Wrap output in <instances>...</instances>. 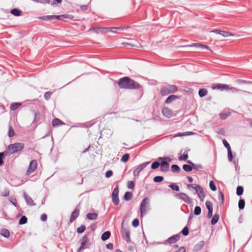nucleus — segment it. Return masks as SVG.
<instances>
[{
	"label": "nucleus",
	"instance_id": "f257e3e1",
	"mask_svg": "<svg viewBox=\"0 0 252 252\" xmlns=\"http://www.w3.org/2000/svg\"><path fill=\"white\" fill-rule=\"evenodd\" d=\"M117 83L120 88L124 89H139L141 88L138 82L127 76L120 78Z\"/></svg>",
	"mask_w": 252,
	"mask_h": 252
},
{
	"label": "nucleus",
	"instance_id": "f03ea898",
	"mask_svg": "<svg viewBox=\"0 0 252 252\" xmlns=\"http://www.w3.org/2000/svg\"><path fill=\"white\" fill-rule=\"evenodd\" d=\"M158 160L161 161L160 163V171L163 172H167L169 169V162L171 161V158L169 157H159Z\"/></svg>",
	"mask_w": 252,
	"mask_h": 252
},
{
	"label": "nucleus",
	"instance_id": "7ed1b4c3",
	"mask_svg": "<svg viewBox=\"0 0 252 252\" xmlns=\"http://www.w3.org/2000/svg\"><path fill=\"white\" fill-rule=\"evenodd\" d=\"M178 88L173 85L167 84L161 87L160 94L162 96H165L169 94L173 93L177 91Z\"/></svg>",
	"mask_w": 252,
	"mask_h": 252
},
{
	"label": "nucleus",
	"instance_id": "20e7f679",
	"mask_svg": "<svg viewBox=\"0 0 252 252\" xmlns=\"http://www.w3.org/2000/svg\"><path fill=\"white\" fill-rule=\"evenodd\" d=\"M24 147V144L22 143H15L10 144L7 149L10 155L21 151Z\"/></svg>",
	"mask_w": 252,
	"mask_h": 252
},
{
	"label": "nucleus",
	"instance_id": "39448f33",
	"mask_svg": "<svg viewBox=\"0 0 252 252\" xmlns=\"http://www.w3.org/2000/svg\"><path fill=\"white\" fill-rule=\"evenodd\" d=\"M150 199L148 197L145 198L141 202L140 204V215L143 217L147 212L146 207L149 204Z\"/></svg>",
	"mask_w": 252,
	"mask_h": 252
},
{
	"label": "nucleus",
	"instance_id": "423d86ee",
	"mask_svg": "<svg viewBox=\"0 0 252 252\" xmlns=\"http://www.w3.org/2000/svg\"><path fill=\"white\" fill-rule=\"evenodd\" d=\"M112 200L115 205H117L119 203V186L117 185L114 188L112 193Z\"/></svg>",
	"mask_w": 252,
	"mask_h": 252
},
{
	"label": "nucleus",
	"instance_id": "0eeeda50",
	"mask_svg": "<svg viewBox=\"0 0 252 252\" xmlns=\"http://www.w3.org/2000/svg\"><path fill=\"white\" fill-rule=\"evenodd\" d=\"M175 197L178 199L183 200L185 202L188 204H191L192 203V199L186 193L181 192L177 193L175 195Z\"/></svg>",
	"mask_w": 252,
	"mask_h": 252
},
{
	"label": "nucleus",
	"instance_id": "6e6552de",
	"mask_svg": "<svg viewBox=\"0 0 252 252\" xmlns=\"http://www.w3.org/2000/svg\"><path fill=\"white\" fill-rule=\"evenodd\" d=\"M150 161L143 162L138 166V167L133 171V176L137 177L139 176L141 171H142L149 164Z\"/></svg>",
	"mask_w": 252,
	"mask_h": 252
},
{
	"label": "nucleus",
	"instance_id": "1a4fd4ad",
	"mask_svg": "<svg viewBox=\"0 0 252 252\" xmlns=\"http://www.w3.org/2000/svg\"><path fill=\"white\" fill-rule=\"evenodd\" d=\"M37 162L36 160H32L31 161L27 171V175H30L37 168Z\"/></svg>",
	"mask_w": 252,
	"mask_h": 252
},
{
	"label": "nucleus",
	"instance_id": "9d476101",
	"mask_svg": "<svg viewBox=\"0 0 252 252\" xmlns=\"http://www.w3.org/2000/svg\"><path fill=\"white\" fill-rule=\"evenodd\" d=\"M122 236L123 238L127 242H130V231L128 229L124 228L122 226Z\"/></svg>",
	"mask_w": 252,
	"mask_h": 252
},
{
	"label": "nucleus",
	"instance_id": "9b49d317",
	"mask_svg": "<svg viewBox=\"0 0 252 252\" xmlns=\"http://www.w3.org/2000/svg\"><path fill=\"white\" fill-rule=\"evenodd\" d=\"M194 190H195L200 199L201 201H203L205 196L203 188L199 185H197V186H196Z\"/></svg>",
	"mask_w": 252,
	"mask_h": 252
},
{
	"label": "nucleus",
	"instance_id": "f8f14e48",
	"mask_svg": "<svg viewBox=\"0 0 252 252\" xmlns=\"http://www.w3.org/2000/svg\"><path fill=\"white\" fill-rule=\"evenodd\" d=\"M205 204H206V207L208 210L207 216L208 218L210 219V218H212V216H213V209L212 203L209 201H207L206 202Z\"/></svg>",
	"mask_w": 252,
	"mask_h": 252
},
{
	"label": "nucleus",
	"instance_id": "ddd939ff",
	"mask_svg": "<svg viewBox=\"0 0 252 252\" xmlns=\"http://www.w3.org/2000/svg\"><path fill=\"white\" fill-rule=\"evenodd\" d=\"M39 19H41L44 21H50L53 19H59L60 16L58 15H46L39 17L38 18Z\"/></svg>",
	"mask_w": 252,
	"mask_h": 252
},
{
	"label": "nucleus",
	"instance_id": "4468645a",
	"mask_svg": "<svg viewBox=\"0 0 252 252\" xmlns=\"http://www.w3.org/2000/svg\"><path fill=\"white\" fill-rule=\"evenodd\" d=\"M24 197L25 198V201L27 205H30L31 206H33L35 205V203L34 202L32 198L30 196H29L25 192H24Z\"/></svg>",
	"mask_w": 252,
	"mask_h": 252
},
{
	"label": "nucleus",
	"instance_id": "2eb2a0df",
	"mask_svg": "<svg viewBox=\"0 0 252 252\" xmlns=\"http://www.w3.org/2000/svg\"><path fill=\"white\" fill-rule=\"evenodd\" d=\"M162 113L164 116L170 118L173 115L172 111L168 107H164L162 110Z\"/></svg>",
	"mask_w": 252,
	"mask_h": 252
},
{
	"label": "nucleus",
	"instance_id": "dca6fc26",
	"mask_svg": "<svg viewBox=\"0 0 252 252\" xmlns=\"http://www.w3.org/2000/svg\"><path fill=\"white\" fill-rule=\"evenodd\" d=\"M79 215V210L77 209H75L73 212L71 213V217L69 220L70 223L73 222L78 217Z\"/></svg>",
	"mask_w": 252,
	"mask_h": 252
},
{
	"label": "nucleus",
	"instance_id": "f3484780",
	"mask_svg": "<svg viewBox=\"0 0 252 252\" xmlns=\"http://www.w3.org/2000/svg\"><path fill=\"white\" fill-rule=\"evenodd\" d=\"M214 89H217L220 90H229L230 87L228 85L222 84H217L216 86L213 87Z\"/></svg>",
	"mask_w": 252,
	"mask_h": 252
},
{
	"label": "nucleus",
	"instance_id": "a211bd4d",
	"mask_svg": "<svg viewBox=\"0 0 252 252\" xmlns=\"http://www.w3.org/2000/svg\"><path fill=\"white\" fill-rule=\"evenodd\" d=\"M179 239V236L177 234L173 235L167 239L166 242L169 244L175 243Z\"/></svg>",
	"mask_w": 252,
	"mask_h": 252
},
{
	"label": "nucleus",
	"instance_id": "6ab92c4d",
	"mask_svg": "<svg viewBox=\"0 0 252 252\" xmlns=\"http://www.w3.org/2000/svg\"><path fill=\"white\" fill-rule=\"evenodd\" d=\"M204 245V242L203 241H200L198 243L196 244L194 248L193 251L195 252H198L202 249Z\"/></svg>",
	"mask_w": 252,
	"mask_h": 252
},
{
	"label": "nucleus",
	"instance_id": "aec40b11",
	"mask_svg": "<svg viewBox=\"0 0 252 252\" xmlns=\"http://www.w3.org/2000/svg\"><path fill=\"white\" fill-rule=\"evenodd\" d=\"M89 241L88 237L86 235H84L81 240V246L88 248V246H86V245L88 244Z\"/></svg>",
	"mask_w": 252,
	"mask_h": 252
},
{
	"label": "nucleus",
	"instance_id": "412c9836",
	"mask_svg": "<svg viewBox=\"0 0 252 252\" xmlns=\"http://www.w3.org/2000/svg\"><path fill=\"white\" fill-rule=\"evenodd\" d=\"M10 13L14 16H19L21 15L22 11L18 8H13L11 10Z\"/></svg>",
	"mask_w": 252,
	"mask_h": 252
},
{
	"label": "nucleus",
	"instance_id": "4be33fe9",
	"mask_svg": "<svg viewBox=\"0 0 252 252\" xmlns=\"http://www.w3.org/2000/svg\"><path fill=\"white\" fill-rule=\"evenodd\" d=\"M110 236L111 232L109 231H107L102 233L101 236V238L102 241H106V240L109 238Z\"/></svg>",
	"mask_w": 252,
	"mask_h": 252
},
{
	"label": "nucleus",
	"instance_id": "5701e85b",
	"mask_svg": "<svg viewBox=\"0 0 252 252\" xmlns=\"http://www.w3.org/2000/svg\"><path fill=\"white\" fill-rule=\"evenodd\" d=\"M98 216L97 214L94 213H88L87 214V218L90 220H95L97 219Z\"/></svg>",
	"mask_w": 252,
	"mask_h": 252
},
{
	"label": "nucleus",
	"instance_id": "b1692460",
	"mask_svg": "<svg viewBox=\"0 0 252 252\" xmlns=\"http://www.w3.org/2000/svg\"><path fill=\"white\" fill-rule=\"evenodd\" d=\"M8 154V152L5 151L3 152L0 153V166L2 165L3 163V158L5 156H6Z\"/></svg>",
	"mask_w": 252,
	"mask_h": 252
},
{
	"label": "nucleus",
	"instance_id": "393cba45",
	"mask_svg": "<svg viewBox=\"0 0 252 252\" xmlns=\"http://www.w3.org/2000/svg\"><path fill=\"white\" fill-rule=\"evenodd\" d=\"M132 197V193L130 192L127 191L125 192L123 197V199L126 201H129L131 200Z\"/></svg>",
	"mask_w": 252,
	"mask_h": 252
},
{
	"label": "nucleus",
	"instance_id": "a878e982",
	"mask_svg": "<svg viewBox=\"0 0 252 252\" xmlns=\"http://www.w3.org/2000/svg\"><path fill=\"white\" fill-rule=\"evenodd\" d=\"M21 103L19 102L12 103L10 105V110L11 111H15L21 106Z\"/></svg>",
	"mask_w": 252,
	"mask_h": 252
},
{
	"label": "nucleus",
	"instance_id": "bb28decb",
	"mask_svg": "<svg viewBox=\"0 0 252 252\" xmlns=\"http://www.w3.org/2000/svg\"><path fill=\"white\" fill-rule=\"evenodd\" d=\"M178 98V96L175 95H169L165 100V103H171L173 100H175L176 98Z\"/></svg>",
	"mask_w": 252,
	"mask_h": 252
},
{
	"label": "nucleus",
	"instance_id": "cd10ccee",
	"mask_svg": "<svg viewBox=\"0 0 252 252\" xmlns=\"http://www.w3.org/2000/svg\"><path fill=\"white\" fill-rule=\"evenodd\" d=\"M52 125L54 126H58L63 124V122L58 118L54 119L52 121Z\"/></svg>",
	"mask_w": 252,
	"mask_h": 252
},
{
	"label": "nucleus",
	"instance_id": "c85d7f7f",
	"mask_svg": "<svg viewBox=\"0 0 252 252\" xmlns=\"http://www.w3.org/2000/svg\"><path fill=\"white\" fill-rule=\"evenodd\" d=\"M219 219V216L218 214H215L212 218L211 220V224L212 225H215L217 222L218 221V220Z\"/></svg>",
	"mask_w": 252,
	"mask_h": 252
},
{
	"label": "nucleus",
	"instance_id": "c756f323",
	"mask_svg": "<svg viewBox=\"0 0 252 252\" xmlns=\"http://www.w3.org/2000/svg\"><path fill=\"white\" fill-rule=\"evenodd\" d=\"M218 199L220 201V203L222 205L224 203V195L222 191H219L218 193Z\"/></svg>",
	"mask_w": 252,
	"mask_h": 252
},
{
	"label": "nucleus",
	"instance_id": "7c9ffc66",
	"mask_svg": "<svg viewBox=\"0 0 252 252\" xmlns=\"http://www.w3.org/2000/svg\"><path fill=\"white\" fill-rule=\"evenodd\" d=\"M190 46L191 47H201L202 48H206L208 49L209 48V46L202 44L201 43H192Z\"/></svg>",
	"mask_w": 252,
	"mask_h": 252
},
{
	"label": "nucleus",
	"instance_id": "2f4dec72",
	"mask_svg": "<svg viewBox=\"0 0 252 252\" xmlns=\"http://www.w3.org/2000/svg\"><path fill=\"white\" fill-rule=\"evenodd\" d=\"M207 94V90L206 89H201L198 91V94L200 97H202Z\"/></svg>",
	"mask_w": 252,
	"mask_h": 252
},
{
	"label": "nucleus",
	"instance_id": "473e14b6",
	"mask_svg": "<svg viewBox=\"0 0 252 252\" xmlns=\"http://www.w3.org/2000/svg\"><path fill=\"white\" fill-rule=\"evenodd\" d=\"M1 235L5 238H8L10 236V233L7 229H2L0 233Z\"/></svg>",
	"mask_w": 252,
	"mask_h": 252
},
{
	"label": "nucleus",
	"instance_id": "72a5a7b5",
	"mask_svg": "<svg viewBox=\"0 0 252 252\" xmlns=\"http://www.w3.org/2000/svg\"><path fill=\"white\" fill-rule=\"evenodd\" d=\"M169 187L172 190L178 191L180 190L179 187L175 183H172L170 184Z\"/></svg>",
	"mask_w": 252,
	"mask_h": 252
},
{
	"label": "nucleus",
	"instance_id": "f704fd0d",
	"mask_svg": "<svg viewBox=\"0 0 252 252\" xmlns=\"http://www.w3.org/2000/svg\"><path fill=\"white\" fill-rule=\"evenodd\" d=\"M171 170L173 172L179 173L181 169L178 165L173 164L171 166Z\"/></svg>",
	"mask_w": 252,
	"mask_h": 252
},
{
	"label": "nucleus",
	"instance_id": "c9c22d12",
	"mask_svg": "<svg viewBox=\"0 0 252 252\" xmlns=\"http://www.w3.org/2000/svg\"><path fill=\"white\" fill-rule=\"evenodd\" d=\"M27 218L25 216L21 217L19 221V224L20 225L24 224L27 222Z\"/></svg>",
	"mask_w": 252,
	"mask_h": 252
},
{
	"label": "nucleus",
	"instance_id": "e433bc0d",
	"mask_svg": "<svg viewBox=\"0 0 252 252\" xmlns=\"http://www.w3.org/2000/svg\"><path fill=\"white\" fill-rule=\"evenodd\" d=\"M34 119L32 122V123H35L39 121L40 118V114L39 112H34Z\"/></svg>",
	"mask_w": 252,
	"mask_h": 252
},
{
	"label": "nucleus",
	"instance_id": "4c0bfd02",
	"mask_svg": "<svg viewBox=\"0 0 252 252\" xmlns=\"http://www.w3.org/2000/svg\"><path fill=\"white\" fill-rule=\"evenodd\" d=\"M245 205V200L243 199H240L238 202V207L240 210H242L244 208Z\"/></svg>",
	"mask_w": 252,
	"mask_h": 252
},
{
	"label": "nucleus",
	"instance_id": "58836bf2",
	"mask_svg": "<svg viewBox=\"0 0 252 252\" xmlns=\"http://www.w3.org/2000/svg\"><path fill=\"white\" fill-rule=\"evenodd\" d=\"M244 192V188L242 186H238L236 189V194L237 195H241Z\"/></svg>",
	"mask_w": 252,
	"mask_h": 252
},
{
	"label": "nucleus",
	"instance_id": "ea45409f",
	"mask_svg": "<svg viewBox=\"0 0 252 252\" xmlns=\"http://www.w3.org/2000/svg\"><path fill=\"white\" fill-rule=\"evenodd\" d=\"M164 178L161 176H157L154 177L153 181L156 183H160L163 181Z\"/></svg>",
	"mask_w": 252,
	"mask_h": 252
},
{
	"label": "nucleus",
	"instance_id": "a19ab883",
	"mask_svg": "<svg viewBox=\"0 0 252 252\" xmlns=\"http://www.w3.org/2000/svg\"><path fill=\"white\" fill-rule=\"evenodd\" d=\"M231 113L229 112L226 113H220V117L222 120L226 119L228 116L230 115Z\"/></svg>",
	"mask_w": 252,
	"mask_h": 252
},
{
	"label": "nucleus",
	"instance_id": "79ce46f5",
	"mask_svg": "<svg viewBox=\"0 0 252 252\" xmlns=\"http://www.w3.org/2000/svg\"><path fill=\"white\" fill-rule=\"evenodd\" d=\"M183 169L186 172H190L192 170V167L188 164H184L183 166Z\"/></svg>",
	"mask_w": 252,
	"mask_h": 252
},
{
	"label": "nucleus",
	"instance_id": "37998d69",
	"mask_svg": "<svg viewBox=\"0 0 252 252\" xmlns=\"http://www.w3.org/2000/svg\"><path fill=\"white\" fill-rule=\"evenodd\" d=\"M58 16H60V19L59 20H62L63 18H67L69 19L73 18V16L71 15L63 14Z\"/></svg>",
	"mask_w": 252,
	"mask_h": 252
},
{
	"label": "nucleus",
	"instance_id": "c03bdc74",
	"mask_svg": "<svg viewBox=\"0 0 252 252\" xmlns=\"http://www.w3.org/2000/svg\"><path fill=\"white\" fill-rule=\"evenodd\" d=\"M129 158V154H125L122 156V157L121 159V160L123 162H126L128 160Z\"/></svg>",
	"mask_w": 252,
	"mask_h": 252
},
{
	"label": "nucleus",
	"instance_id": "a18cd8bd",
	"mask_svg": "<svg viewBox=\"0 0 252 252\" xmlns=\"http://www.w3.org/2000/svg\"><path fill=\"white\" fill-rule=\"evenodd\" d=\"M201 209L199 206H196L194 210V214L196 216H198L200 214Z\"/></svg>",
	"mask_w": 252,
	"mask_h": 252
},
{
	"label": "nucleus",
	"instance_id": "49530a36",
	"mask_svg": "<svg viewBox=\"0 0 252 252\" xmlns=\"http://www.w3.org/2000/svg\"><path fill=\"white\" fill-rule=\"evenodd\" d=\"M159 166H160L159 162L158 161H155L152 163V164L151 165V168L152 169H157Z\"/></svg>",
	"mask_w": 252,
	"mask_h": 252
},
{
	"label": "nucleus",
	"instance_id": "de8ad7c7",
	"mask_svg": "<svg viewBox=\"0 0 252 252\" xmlns=\"http://www.w3.org/2000/svg\"><path fill=\"white\" fill-rule=\"evenodd\" d=\"M86 229V226L84 225H81L80 227H79L77 229V232L78 233H83Z\"/></svg>",
	"mask_w": 252,
	"mask_h": 252
},
{
	"label": "nucleus",
	"instance_id": "09e8293b",
	"mask_svg": "<svg viewBox=\"0 0 252 252\" xmlns=\"http://www.w3.org/2000/svg\"><path fill=\"white\" fill-rule=\"evenodd\" d=\"M228 152V160L229 161H232L233 158V156L231 149L227 151Z\"/></svg>",
	"mask_w": 252,
	"mask_h": 252
},
{
	"label": "nucleus",
	"instance_id": "8fccbe9b",
	"mask_svg": "<svg viewBox=\"0 0 252 252\" xmlns=\"http://www.w3.org/2000/svg\"><path fill=\"white\" fill-rule=\"evenodd\" d=\"M182 234L184 236H187L189 234V230L187 226H185L181 231Z\"/></svg>",
	"mask_w": 252,
	"mask_h": 252
},
{
	"label": "nucleus",
	"instance_id": "3c124183",
	"mask_svg": "<svg viewBox=\"0 0 252 252\" xmlns=\"http://www.w3.org/2000/svg\"><path fill=\"white\" fill-rule=\"evenodd\" d=\"M209 186L212 190L216 191L217 190V188L216 187V185L213 181H211L210 182Z\"/></svg>",
	"mask_w": 252,
	"mask_h": 252
},
{
	"label": "nucleus",
	"instance_id": "603ef678",
	"mask_svg": "<svg viewBox=\"0 0 252 252\" xmlns=\"http://www.w3.org/2000/svg\"><path fill=\"white\" fill-rule=\"evenodd\" d=\"M222 143L224 147L227 149V151L231 150V147L229 144L225 139L222 140Z\"/></svg>",
	"mask_w": 252,
	"mask_h": 252
},
{
	"label": "nucleus",
	"instance_id": "864d4df0",
	"mask_svg": "<svg viewBox=\"0 0 252 252\" xmlns=\"http://www.w3.org/2000/svg\"><path fill=\"white\" fill-rule=\"evenodd\" d=\"M188 154L187 153H184L183 155L179 157V159L180 160H186L188 158Z\"/></svg>",
	"mask_w": 252,
	"mask_h": 252
},
{
	"label": "nucleus",
	"instance_id": "5fc2aeb1",
	"mask_svg": "<svg viewBox=\"0 0 252 252\" xmlns=\"http://www.w3.org/2000/svg\"><path fill=\"white\" fill-rule=\"evenodd\" d=\"M132 226L134 227H137L139 224V220L138 219H135L132 222Z\"/></svg>",
	"mask_w": 252,
	"mask_h": 252
},
{
	"label": "nucleus",
	"instance_id": "6e6d98bb",
	"mask_svg": "<svg viewBox=\"0 0 252 252\" xmlns=\"http://www.w3.org/2000/svg\"><path fill=\"white\" fill-rule=\"evenodd\" d=\"M105 29H106L108 31H110L112 32H115V30H122L123 29L121 27H112V28H105Z\"/></svg>",
	"mask_w": 252,
	"mask_h": 252
},
{
	"label": "nucleus",
	"instance_id": "4d7b16f0",
	"mask_svg": "<svg viewBox=\"0 0 252 252\" xmlns=\"http://www.w3.org/2000/svg\"><path fill=\"white\" fill-rule=\"evenodd\" d=\"M15 134L14 130L13 129L12 126H9V131H8V136L10 137H13Z\"/></svg>",
	"mask_w": 252,
	"mask_h": 252
},
{
	"label": "nucleus",
	"instance_id": "13d9d810",
	"mask_svg": "<svg viewBox=\"0 0 252 252\" xmlns=\"http://www.w3.org/2000/svg\"><path fill=\"white\" fill-rule=\"evenodd\" d=\"M51 94H52V93L51 92H47L45 93V94L44 95V97L45 99L48 100L51 97Z\"/></svg>",
	"mask_w": 252,
	"mask_h": 252
},
{
	"label": "nucleus",
	"instance_id": "bf43d9fd",
	"mask_svg": "<svg viewBox=\"0 0 252 252\" xmlns=\"http://www.w3.org/2000/svg\"><path fill=\"white\" fill-rule=\"evenodd\" d=\"M203 168L202 166L200 164H195L194 163L192 166V169H202Z\"/></svg>",
	"mask_w": 252,
	"mask_h": 252
},
{
	"label": "nucleus",
	"instance_id": "052dcab7",
	"mask_svg": "<svg viewBox=\"0 0 252 252\" xmlns=\"http://www.w3.org/2000/svg\"><path fill=\"white\" fill-rule=\"evenodd\" d=\"M9 189H4L3 192L2 194V196L6 197V196H8L9 195Z\"/></svg>",
	"mask_w": 252,
	"mask_h": 252
},
{
	"label": "nucleus",
	"instance_id": "680f3d73",
	"mask_svg": "<svg viewBox=\"0 0 252 252\" xmlns=\"http://www.w3.org/2000/svg\"><path fill=\"white\" fill-rule=\"evenodd\" d=\"M113 175V171L112 170H108L105 173V177L106 178H110Z\"/></svg>",
	"mask_w": 252,
	"mask_h": 252
},
{
	"label": "nucleus",
	"instance_id": "e2e57ef3",
	"mask_svg": "<svg viewBox=\"0 0 252 252\" xmlns=\"http://www.w3.org/2000/svg\"><path fill=\"white\" fill-rule=\"evenodd\" d=\"M134 187V183L132 181H128L127 182V188L129 189H133Z\"/></svg>",
	"mask_w": 252,
	"mask_h": 252
},
{
	"label": "nucleus",
	"instance_id": "0e129e2a",
	"mask_svg": "<svg viewBox=\"0 0 252 252\" xmlns=\"http://www.w3.org/2000/svg\"><path fill=\"white\" fill-rule=\"evenodd\" d=\"M237 82L239 84H249V81L239 79L237 81Z\"/></svg>",
	"mask_w": 252,
	"mask_h": 252
},
{
	"label": "nucleus",
	"instance_id": "69168bd1",
	"mask_svg": "<svg viewBox=\"0 0 252 252\" xmlns=\"http://www.w3.org/2000/svg\"><path fill=\"white\" fill-rule=\"evenodd\" d=\"M220 34L223 37H227L229 35H230L228 32L223 31H221V33H220Z\"/></svg>",
	"mask_w": 252,
	"mask_h": 252
},
{
	"label": "nucleus",
	"instance_id": "338daca9",
	"mask_svg": "<svg viewBox=\"0 0 252 252\" xmlns=\"http://www.w3.org/2000/svg\"><path fill=\"white\" fill-rule=\"evenodd\" d=\"M10 202L13 204L15 207L17 206V200L15 198L10 199Z\"/></svg>",
	"mask_w": 252,
	"mask_h": 252
},
{
	"label": "nucleus",
	"instance_id": "774afa93",
	"mask_svg": "<svg viewBox=\"0 0 252 252\" xmlns=\"http://www.w3.org/2000/svg\"><path fill=\"white\" fill-rule=\"evenodd\" d=\"M175 252H186V249L184 247H182L179 249L178 250Z\"/></svg>",
	"mask_w": 252,
	"mask_h": 252
}]
</instances>
